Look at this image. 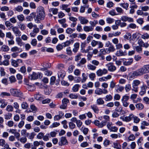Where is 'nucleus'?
Returning <instances> with one entry per match:
<instances>
[{
    "label": "nucleus",
    "instance_id": "7c9ffc66",
    "mask_svg": "<svg viewBox=\"0 0 149 149\" xmlns=\"http://www.w3.org/2000/svg\"><path fill=\"white\" fill-rule=\"evenodd\" d=\"M91 107L95 113H99V109L96 105H91Z\"/></svg>",
    "mask_w": 149,
    "mask_h": 149
},
{
    "label": "nucleus",
    "instance_id": "1a4fd4ad",
    "mask_svg": "<svg viewBox=\"0 0 149 149\" xmlns=\"http://www.w3.org/2000/svg\"><path fill=\"white\" fill-rule=\"evenodd\" d=\"M134 116V115L133 114H130L129 116H121L120 117V118L124 121L128 122L131 121L132 119Z\"/></svg>",
    "mask_w": 149,
    "mask_h": 149
},
{
    "label": "nucleus",
    "instance_id": "603ef678",
    "mask_svg": "<svg viewBox=\"0 0 149 149\" xmlns=\"http://www.w3.org/2000/svg\"><path fill=\"white\" fill-rule=\"evenodd\" d=\"M134 49H135L136 51L139 53H141L142 52V48L141 46H137L134 47Z\"/></svg>",
    "mask_w": 149,
    "mask_h": 149
},
{
    "label": "nucleus",
    "instance_id": "e433bc0d",
    "mask_svg": "<svg viewBox=\"0 0 149 149\" xmlns=\"http://www.w3.org/2000/svg\"><path fill=\"white\" fill-rule=\"evenodd\" d=\"M17 17L18 20L19 22H22L25 19L24 17L23 14L18 15L17 16Z\"/></svg>",
    "mask_w": 149,
    "mask_h": 149
},
{
    "label": "nucleus",
    "instance_id": "6e6552de",
    "mask_svg": "<svg viewBox=\"0 0 149 149\" xmlns=\"http://www.w3.org/2000/svg\"><path fill=\"white\" fill-rule=\"evenodd\" d=\"M42 76V74L40 72L36 73L33 72L32 74L30 76L31 77V80L36 79L38 78L41 77Z\"/></svg>",
    "mask_w": 149,
    "mask_h": 149
},
{
    "label": "nucleus",
    "instance_id": "37998d69",
    "mask_svg": "<svg viewBox=\"0 0 149 149\" xmlns=\"http://www.w3.org/2000/svg\"><path fill=\"white\" fill-rule=\"evenodd\" d=\"M113 97L110 94L107 95L104 98V100L106 101H109L112 100Z\"/></svg>",
    "mask_w": 149,
    "mask_h": 149
},
{
    "label": "nucleus",
    "instance_id": "a19ab883",
    "mask_svg": "<svg viewBox=\"0 0 149 149\" xmlns=\"http://www.w3.org/2000/svg\"><path fill=\"white\" fill-rule=\"evenodd\" d=\"M50 13H52L54 15L56 14L58 12V9L56 8H50L49 9Z\"/></svg>",
    "mask_w": 149,
    "mask_h": 149
},
{
    "label": "nucleus",
    "instance_id": "72a5a7b5",
    "mask_svg": "<svg viewBox=\"0 0 149 149\" xmlns=\"http://www.w3.org/2000/svg\"><path fill=\"white\" fill-rule=\"evenodd\" d=\"M0 102H1V104L0 107L2 108H5L8 104L7 102L5 100L3 99L1 100Z\"/></svg>",
    "mask_w": 149,
    "mask_h": 149
},
{
    "label": "nucleus",
    "instance_id": "e2e57ef3",
    "mask_svg": "<svg viewBox=\"0 0 149 149\" xmlns=\"http://www.w3.org/2000/svg\"><path fill=\"white\" fill-rule=\"evenodd\" d=\"M13 39L14 38H13L8 40V44L9 46L13 45L15 44V42Z\"/></svg>",
    "mask_w": 149,
    "mask_h": 149
},
{
    "label": "nucleus",
    "instance_id": "052dcab7",
    "mask_svg": "<svg viewBox=\"0 0 149 149\" xmlns=\"http://www.w3.org/2000/svg\"><path fill=\"white\" fill-rule=\"evenodd\" d=\"M2 49L4 52H7L9 50V48L7 45H4L2 47Z\"/></svg>",
    "mask_w": 149,
    "mask_h": 149
},
{
    "label": "nucleus",
    "instance_id": "5701e85b",
    "mask_svg": "<svg viewBox=\"0 0 149 149\" xmlns=\"http://www.w3.org/2000/svg\"><path fill=\"white\" fill-rule=\"evenodd\" d=\"M69 6V5L68 4H62L61 6L62 9L65 10L67 13H69L70 11V8H68Z\"/></svg>",
    "mask_w": 149,
    "mask_h": 149
},
{
    "label": "nucleus",
    "instance_id": "20e7f679",
    "mask_svg": "<svg viewBox=\"0 0 149 149\" xmlns=\"http://www.w3.org/2000/svg\"><path fill=\"white\" fill-rule=\"evenodd\" d=\"M129 99V96L127 95H125L123 96L121 102L124 107H127L128 106L129 103L128 102V101Z\"/></svg>",
    "mask_w": 149,
    "mask_h": 149
},
{
    "label": "nucleus",
    "instance_id": "49530a36",
    "mask_svg": "<svg viewBox=\"0 0 149 149\" xmlns=\"http://www.w3.org/2000/svg\"><path fill=\"white\" fill-rule=\"evenodd\" d=\"M95 93L97 95H101L102 94V90L100 88H97L95 90Z\"/></svg>",
    "mask_w": 149,
    "mask_h": 149
},
{
    "label": "nucleus",
    "instance_id": "79ce46f5",
    "mask_svg": "<svg viewBox=\"0 0 149 149\" xmlns=\"http://www.w3.org/2000/svg\"><path fill=\"white\" fill-rule=\"evenodd\" d=\"M82 79L81 80V82L82 83L84 82L87 79V75L84 73H83L82 74Z\"/></svg>",
    "mask_w": 149,
    "mask_h": 149
},
{
    "label": "nucleus",
    "instance_id": "de8ad7c7",
    "mask_svg": "<svg viewBox=\"0 0 149 149\" xmlns=\"http://www.w3.org/2000/svg\"><path fill=\"white\" fill-rule=\"evenodd\" d=\"M10 93L6 92H2L0 94V96L2 97H4L6 96H10Z\"/></svg>",
    "mask_w": 149,
    "mask_h": 149
},
{
    "label": "nucleus",
    "instance_id": "9b49d317",
    "mask_svg": "<svg viewBox=\"0 0 149 149\" xmlns=\"http://www.w3.org/2000/svg\"><path fill=\"white\" fill-rule=\"evenodd\" d=\"M133 61V59L132 58L127 59L123 58V63L124 65H129L132 63Z\"/></svg>",
    "mask_w": 149,
    "mask_h": 149
},
{
    "label": "nucleus",
    "instance_id": "4d7b16f0",
    "mask_svg": "<svg viewBox=\"0 0 149 149\" xmlns=\"http://www.w3.org/2000/svg\"><path fill=\"white\" fill-rule=\"evenodd\" d=\"M141 38L143 39H148L149 38V34L147 33H145L141 35Z\"/></svg>",
    "mask_w": 149,
    "mask_h": 149
},
{
    "label": "nucleus",
    "instance_id": "dca6fc26",
    "mask_svg": "<svg viewBox=\"0 0 149 149\" xmlns=\"http://www.w3.org/2000/svg\"><path fill=\"white\" fill-rule=\"evenodd\" d=\"M147 86L146 85H143L140 87L139 94L141 95H143L146 93Z\"/></svg>",
    "mask_w": 149,
    "mask_h": 149
},
{
    "label": "nucleus",
    "instance_id": "864d4df0",
    "mask_svg": "<svg viewBox=\"0 0 149 149\" xmlns=\"http://www.w3.org/2000/svg\"><path fill=\"white\" fill-rule=\"evenodd\" d=\"M107 49V50L108 52H114L115 50V49L114 46L112 45L109 47V48L108 49Z\"/></svg>",
    "mask_w": 149,
    "mask_h": 149
},
{
    "label": "nucleus",
    "instance_id": "a211bd4d",
    "mask_svg": "<svg viewBox=\"0 0 149 149\" xmlns=\"http://www.w3.org/2000/svg\"><path fill=\"white\" fill-rule=\"evenodd\" d=\"M115 55L117 56H125L127 55V53L125 52H123L122 50L120 49L116 52Z\"/></svg>",
    "mask_w": 149,
    "mask_h": 149
},
{
    "label": "nucleus",
    "instance_id": "c756f323",
    "mask_svg": "<svg viewBox=\"0 0 149 149\" xmlns=\"http://www.w3.org/2000/svg\"><path fill=\"white\" fill-rule=\"evenodd\" d=\"M122 136L120 133L118 134H112L110 135V137L113 139H116L118 137L119 138H121Z\"/></svg>",
    "mask_w": 149,
    "mask_h": 149
},
{
    "label": "nucleus",
    "instance_id": "4c0bfd02",
    "mask_svg": "<svg viewBox=\"0 0 149 149\" xmlns=\"http://www.w3.org/2000/svg\"><path fill=\"white\" fill-rule=\"evenodd\" d=\"M96 103L98 105H102L104 103V101L101 97H99L96 100Z\"/></svg>",
    "mask_w": 149,
    "mask_h": 149
},
{
    "label": "nucleus",
    "instance_id": "f03ea898",
    "mask_svg": "<svg viewBox=\"0 0 149 149\" xmlns=\"http://www.w3.org/2000/svg\"><path fill=\"white\" fill-rule=\"evenodd\" d=\"M10 92L11 95L14 96L19 97V99L21 100L23 97V93L18 89L14 88H11Z\"/></svg>",
    "mask_w": 149,
    "mask_h": 149
},
{
    "label": "nucleus",
    "instance_id": "6ab92c4d",
    "mask_svg": "<svg viewBox=\"0 0 149 149\" xmlns=\"http://www.w3.org/2000/svg\"><path fill=\"white\" fill-rule=\"evenodd\" d=\"M63 115L64 113L61 111H59L58 112V114L54 116V120L55 121L59 120L62 118Z\"/></svg>",
    "mask_w": 149,
    "mask_h": 149
},
{
    "label": "nucleus",
    "instance_id": "f704fd0d",
    "mask_svg": "<svg viewBox=\"0 0 149 149\" xmlns=\"http://www.w3.org/2000/svg\"><path fill=\"white\" fill-rule=\"evenodd\" d=\"M23 10V8L21 6H18L14 8V10L15 11H17L18 12H22Z\"/></svg>",
    "mask_w": 149,
    "mask_h": 149
},
{
    "label": "nucleus",
    "instance_id": "f8f14e48",
    "mask_svg": "<svg viewBox=\"0 0 149 149\" xmlns=\"http://www.w3.org/2000/svg\"><path fill=\"white\" fill-rule=\"evenodd\" d=\"M106 122L105 121H102L101 123L98 120L95 121L94 123L96 126L99 128H102L106 125Z\"/></svg>",
    "mask_w": 149,
    "mask_h": 149
},
{
    "label": "nucleus",
    "instance_id": "cd10ccee",
    "mask_svg": "<svg viewBox=\"0 0 149 149\" xmlns=\"http://www.w3.org/2000/svg\"><path fill=\"white\" fill-rule=\"evenodd\" d=\"M74 42V41L73 40H67L62 43L63 46L64 47H67L70 45L71 44H73Z\"/></svg>",
    "mask_w": 149,
    "mask_h": 149
},
{
    "label": "nucleus",
    "instance_id": "5fc2aeb1",
    "mask_svg": "<svg viewBox=\"0 0 149 149\" xmlns=\"http://www.w3.org/2000/svg\"><path fill=\"white\" fill-rule=\"evenodd\" d=\"M6 110L8 112L12 111L13 110V108L11 105H9L7 106Z\"/></svg>",
    "mask_w": 149,
    "mask_h": 149
},
{
    "label": "nucleus",
    "instance_id": "2f4dec72",
    "mask_svg": "<svg viewBox=\"0 0 149 149\" xmlns=\"http://www.w3.org/2000/svg\"><path fill=\"white\" fill-rule=\"evenodd\" d=\"M44 143L42 141H35L33 143L34 146L36 147L40 145L43 146Z\"/></svg>",
    "mask_w": 149,
    "mask_h": 149
},
{
    "label": "nucleus",
    "instance_id": "aec40b11",
    "mask_svg": "<svg viewBox=\"0 0 149 149\" xmlns=\"http://www.w3.org/2000/svg\"><path fill=\"white\" fill-rule=\"evenodd\" d=\"M140 76L144 74L147 73L143 66L137 70Z\"/></svg>",
    "mask_w": 149,
    "mask_h": 149
},
{
    "label": "nucleus",
    "instance_id": "a878e982",
    "mask_svg": "<svg viewBox=\"0 0 149 149\" xmlns=\"http://www.w3.org/2000/svg\"><path fill=\"white\" fill-rule=\"evenodd\" d=\"M10 51L12 52H20L22 51L21 49L16 46H15L12 47L10 49Z\"/></svg>",
    "mask_w": 149,
    "mask_h": 149
},
{
    "label": "nucleus",
    "instance_id": "c85d7f7f",
    "mask_svg": "<svg viewBox=\"0 0 149 149\" xmlns=\"http://www.w3.org/2000/svg\"><path fill=\"white\" fill-rule=\"evenodd\" d=\"M84 30L86 32H89L93 30L94 29L90 26H85L83 27Z\"/></svg>",
    "mask_w": 149,
    "mask_h": 149
},
{
    "label": "nucleus",
    "instance_id": "bf43d9fd",
    "mask_svg": "<svg viewBox=\"0 0 149 149\" xmlns=\"http://www.w3.org/2000/svg\"><path fill=\"white\" fill-rule=\"evenodd\" d=\"M75 30V29H72L71 28H69L66 29V31L67 33L70 34L72 33Z\"/></svg>",
    "mask_w": 149,
    "mask_h": 149
},
{
    "label": "nucleus",
    "instance_id": "a18cd8bd",
    "mask_svg": "<svg viewBox=\"0 0 149 149\" xmlns=\"http://www.w3.org/2000/svg\"><path fill=\"white\" fill-rule=\"evenodd\" d=\"M35 98L37 100H41L42 99V95L38 93L34 95Z\"/></svg>",
    "mask_w": 149,
    "mask_h": 149
},
{
    "label": "nucleus",
    "instance_id": "8fccbe9b",
    "mask_svg": "<svg viewBox=\"0 0 149 149\" xmlns=\"http://www.w3.org/2000/svg\"><path fill=\"white\" fill-rule=\"evenodd\" d=\"M12 113H8L4 115V118L6 120L9 119L12 117Z\"/></svg>",
    "mask_w": 149,
    "mask_h": 149
},
{
    "label": "nucleus",
    "instance_id": "9d476101",
    "mask_svg": "<svg viewBox=\"0 0 149 149\" xmlns=\"http://www.w3.org/2000/svg\"><path fill=\"white\" fill-rule=\"evenodd\" d=\"M107 67L108 70L111 72H113L116 70V67L112 63H109L106 65Z\"/></svg>",
    "mask_w": 149,
    "mask_h": 149
},
{
    "label": "nucleus",
    "instance_id": "bb28decb",
    "mask_svg": "<svg viewBox=\"0 0 149 149\" xmlns=\"http://www.w3.org/2000/svg\"><path fill=\"white\" fill-rule=\"evenodd\" d=\"M124 87L118 85L116 86L115 90L117 92L119 93L122 92L124 90Z\"/></svg>",
    "mask_w": 149,
    "mask_h": 149
},
{
    "label": "nucleus",
    "instance_id": "39448f33",
    "mask_svg": "<svg viewBox=\"0 0 149 149\" xmlns=\"http://www.w3.org/2000/svg\"><path fill=\"white\" fill-rule=\"evenodd\" d=\"M11 29L14 34L16 37H19L21 35V32L18 28L16 26H11Z\"/></svg>",
    "mask_w": 149,
    "mask_h": 149
},
{
    "label": "nucleus",
    "instance_id": "473e14b6",
    "mask_svg": "<svg viewBox=\"0 0 149 149\" xmlns=\"http://www.w3.org/2000/svg\"><path fill=\"white\" fill-rule=\"evenodd\" d=\"M149 125V123L147 122L146 121H143L141 123V128L142 130L146 128L145 127V126H148Z\"/></svg>",
    "mask_w": 149,
    "mask_h": 149
},
{
    "label": "nucleus",
    "instance_id": "ea45409f",
    "mask_svg": "<svg viewBox=\"0 0 149 149\" xmlns=\"http://www.w3.org/2000/svg\"><path fill=\"white\" fill-rule=\"evenodd\" d=\"M136 108L139 110H141L144 108L143 105L141 103H139L136 105Z\"/></svg>",
    "mask_w": 149,
    "mask_h": 149
},
{
    "label": "nucleus",
    "instance_id": "13d9d810",
    "mask_svg": "<svg viewBox=\"0 0 149 149\" xmlns=\"http://www.w3.org/2000/svg\"><path fill=\"white\" fill-rule=\"evenodd\" d=\"M7 144L8 143H6L5 140L3 139H0V146H4V147L6 144Z\"/></svg>",
    "mask_w": 149,
    "mask_h": 149
},
{
    "label": "nucleus",
    "instance_id": "4be33fe9",
    "mask_svg": "<svg viewBox=\"0 0 149 149\" xmlns=\"http://www.w3.org/2000/svg\"><path fill=\"white\" fill-rule=\"evenodd\" d=\"M112 146L116 149H121V146L117 140L113 143Z\"/></svg>",
    "mask_w": 149,
    "mask_h": 149
},
{
    "label": "nucleus",
    "instance_id": "774afa93",
    "mask_svg": "<svg viewBox=\"0 0 149 149\" xmlns=\"http://www.w3.org/2000/svg\"><path fill=\"white\" fill-rule=\"evenodd\" d=\"M131 89V85L130 84H127L126 85L125 87V89L126 92L130 91Z\"/></svg>",
    "mask_w": 149,
    "mask_h": 149
},
{
    "label": "nucleus",
    "instance_id": "4468645a",
    "mask_svg": "<svg viewBox=\"0 0 149 149\" xmlns=\"http://www.w3.org/2000/svg\"><path fill=\"white\" fill-rule=\"evenodd\" d=\"M68 144V141L65 137L62 136L61 138L60 141L58 142L59 145L60 146L66 145Z\"/></svg>",
    "mask_w": 149,
    "mask_h": 149
},
{
    "label": "nucleus",
    "instance_id": "3c124183",
    "mask_svg": "<svg viewBox=\"0 0 149 149\" xmlns=\"http://www.w3.org/2000/svg\"><path fill=\"white\" fill-rule=\"evenodd\" d=\"M18 140L22 143H26L27 141V139L25 137H22L20 138L19 139H18Z\"/></svg>",
    "mask_w": 149,
    "mask_h": 149
},
{
    "label": "nucleus",
    "instance_id": "58836bf2",
    "mask_svg": "<svg viewBox=\"0 0 149 149\" xmlns=\"http://www.w3.org/2000/svg\"><path fill=\"white\" fill-rule=\"evenodd\" d=\"M89 23L91 25L90 26L94 29V27L98 23V21L96 20H94L93 21H90L89 22Z\"/></svg>",
    "mask_w": 149,
    "mask_h": 149
},
{
    "label": "nucleus",
    "instance_id": "393cba45",
    "mask_svg": "<svg viewBox=\"0 0 149 149\" xmlns=\"http://www.w3.org/2000/svg\"><path fill=\"white\" fill-rule=\"evenodd\" d=\"M79 42H76L74 45V47L72 49L73 52L74 53H76L79 47Z\"/></svg>",
    "mask_w": 149,
    "mask_h": 149
},
{
    "label": "nucleus",
    "instance_id": "7ed1b4c3",
    "mask_svg": "<svg viewBox=\"0 0 149 149\" xmlns=\"http://www.w3.org/2000/svg\"><path fill=\"white\" fill-rule=\"evenodd\" d=\"M141 81L138 80H134L133 81L132 85V90L135 92L136 93L138 91V86L140 84Z\"/></svg>",
    "mask_w": 149,
    "mask_h": 149
},
{
    "label": "nucleus",
    "instance_id": "0eeeda50",
    "mask_svg": "<svg viewBox=\"0 0 149 149\" xmlns=\"http://www.w3.org/2000/svg\"><path fill=\"white\" fill-rule=\"evenodd\" d=\"M11 64L12 65L15 67H18L20 63H22V60L19 59H17L16 60L11 59Z\"/></svg>",
    "mask_w": 149,
    "mask_h": 149
},
{
    "label": "nucleus",
    "instance_id": "c03bdc74",
    "mask_svg": "<svg viewBox=\"0 0 149 149\" xmlns=\"http://www.w3.org/2000/svg\"><path fill=\"white\" fill-rule=\"evenodd\" d=\"M87 67L88 69L92 70H94L96 68V67L95 66L91 64H89L88 65Z\"/></svg>",
    "mask_w": 149,
    "mask_h": 149
},
{
    "label": "nucleus",
    "instance_id": "69168bd1",
    "mask_svg": "<svg viewBox=\"0 0 149 149\" xmlns=\"http://www.w3.org/2000/svg\"><path fill=\"white\" fill-rule=\"evenodd\" d=\"M89 77L91 80H93L95 78V74L94 73H91L89 75Z\"/></svg>",
    "mask_w": 149,
    "mask_h": 149
},
{
    "label": "nucleus",
    "instance_id": "338daca9",
    "mask_svg": "<svg viewBox=\"0 0 149 149\" xmlns=\"http://www.w3.org/2000/svg\"><path fill=\"white\" fill-rule=\"evenodd\" d=\"M110 143V141L107 139H105L103 141V145L107 147V146L109 145Z\"/></svg>",
    "mask_w": 149,
    "mask_h": 149
},
{
    "label": "nucleus",
    "instance_id": "2eb2a0df",
    "mask_svg": "<svg viewBox=\"0 0 149 149\" xmlns=\"http://www.w3.org/2000/svg\"><path fill=\"white\" fill-rule=\"evenodd\" d=\"M120 19L123 22L128 21L129 22H134V20L132 18L126 16H122L121 17Z\"/></svg>",
    "mask_w": 149,
    "mask_h": 149
},
{
    "label": "nucleus",
    "instance_id": "ddd939ff",
    "mask_svg": "<svg viewBox=\"0 0 149 149\" xmlns=\"http://www.w3.org/2000/svg\"><path fill=\"white\" fill-rule=\"evenodd\" d=\"M78 18L80 23L82 24H86L89 22L88 20L86 19V18L84 17L80 16L78 17Z\"/></svg>",
    "mask_w": 149,
    "mask_h": 149
},
{
    "label": "nucleus",
    "instance_id": "f3484780",
    "mask_svg": "<svg viewBox=\"0 0 149 149\" xmlns=\"http://www.w3.org/2000/svg\"><path fill=\"white\" fill-rule=\"evenodd\" d=\"M17 45L20 47L24 46V44L22 40L19 37H17L15 39Z\"/></svg>",
    "mask_w": 149,
    "mask_h": 149
},
{
    "label": "nucleus",
    "instance_id": "09e8293b",
    "mask_svg": "<svg viewBox=\"0 0 149 149\" xmlns=\"http://www.w3.org/2000/svg\"><path fill=\"white\" fill-rule=\"evenodd\" d=\"M80 87V85L78 84H76L74 85L72 87V90L74 92H77Z\"/></svg>",
    "mask_w": 149,
    "mask_h": 149
},
{
    "label": "nucleus",
    "instance_id": "680f3d73",
    "mask_svg": "<svg viewBox=\"0 0 149 149\" xmlns=\"http://www.w3.org/2000/svg\"><path fill=\"white\" fill-rule=\"evenodd\" d=\"M19 26L20 29L22 31H23L25 30L26 28L25 24L23 23H20Z\"/></svg>",
    "mask_w": 149,
    "mask_h": 149
},
{
    "label": "nucleus",
    "instance_id": "f257e3e1",
    "mask_svg": "<svg viewBox=\"0 0 149 149\" xmlns=\"http://www.w3.org/2000/svg\"><path fill=\"white\" fill-rule=\"evenodd\" d=\"M37 16L34 18L35 21L36 23H40V20H43L45 16V14L44 8L42 6L38 7L37 9Z\"/></svg>",
    "mask_w": 149,
    "mask_h": 149
},
{
    "label": "nucleus",
    "instance_id": "0e129e2a",
    "mask_svg": "<svg viewBox=\"0 0 149 149\" xmlns=\"http://www.w3.org/2000/svg\"><path fill=\"white\" fill-rule=\"evenodd\" d=\"M124 38L125 40H130L131 38V35L130 33H127L124 36Z\"/></svg>",
    "mask_w": 149,
    "mask_h": 149
},
{
    "label": "nucleus",
    "instance_id": "6e6d98bb",
    "mask_svg": "<svg viewBox=\"0 0 149 149\" xmlns=\"http://www.w3.org/2000/svg\"><path fill=\"white\" fill-rule=\"evenodd\" d=\"M6 38L11 39L14 38L13 36L12 35L11 32H7L6 33Z\"/></svg>",
    "mask_w": 149,
    "mask_h": 149
},
{
    "label": "nucleus",
    "instance_id": "423d86ee",
    "mask_svg": "<svg viewBox=\"0 0 149 149\" xmlns=\"http://www.w3.org/2000/svg\"><path fill=\"white\" fill-rule=\"evenodd\" d=\"M108 72V70L105 68H103L102 69H99L96 71V74L97 76L101 77L107 74Z\"/></svg>",
    "mask_w": 149,
    "mask_h": 149
},
{
    "label": "nucleus",
    "instance_id": "b1692460",
    "mask_svg": "<svg viewBox=\"0 0 149 149\" xmlns=\"http://www.w3.org/2000/svg\"><path fill=\"white\" fill-rule=\"evenodd\" d=\"M65 72L62 70H60L58 73V78L61 77L63 78L64 77L65 75Z\"/></svg>",
    "mask_w": 149,
    "mask_h": 149
},
{
    "label": "nucleus",
    "instance_id": "c9c22d12",
    "mask_svg": "<svg viewBox=\"0 0 149 149\" xmlns=\"http://www.w3.org/2000/svg\"><path fill=\"white\" fill-rule=\"evenodd\" d=\"M116 83L113 80L111 81L109 83V86L111 89H113L116 87Z\"/></svg>",
    "mask_w": 149,
    "mask_h": 149
},
{
    "label": "nucleus",
    "instance_id": "412c9836",
    "mask_svg": "<svg viewBox=\"0 0 149 149\" xmlns=\"http://www.w3.org/2000/svg\"><path fill=\"white\" fill-rule=\"evenodd\" d=\"M140 76L139 75L137 70L133 72L132 73H131L129 74V78L130 79L135 78L137 76Z\"/></svg>",
    "mask_w": 149,
    "mask_h": 149
}]
</instances>
